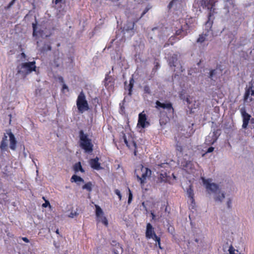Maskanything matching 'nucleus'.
<instances>
[{
    "label": "nucleus",
    "mask_w": 254,
    "mask_h": 254,
    "mask_svg": "<svg viewBox=\"0 0 254 254\" xmlns=\"http://www.w3.org/2000/svg\"><path fill=\"white\" fill-rule=\"evenodd\" d=\"M129 195H128V203H130L132 199V194L129 189H128Z\"/></svg>",
    "instance_id": "nucleus-33"
},
{
    "label": "nucleus",
    "mask_w": 254,
    "mask_h": 254,
    "mask_svg": "<svg viewBox=\"0 0 254 254\" xmlns=\"http://www.w3.org/2000/svg\"><path fill=\"white\" fill-rule=\"evenodd\" d=\"M151 215H152V219H154L155 215H154L153 212H151Z\"/></svg>",
    "instance_id": "nucleus-45"
},
{
    "label": "nucleus",
    "mask_w": 254,
    "mask_h": 254,
    "mask_svg": "<svg viewBox=\"0 0 254 254\" xmlns=\"http://www.w3.org/2000/svg\"><path fill=\"white\" fill-rule=\"evenodd\" d=\"M95 214L96 217V221L98 222H101L106 226H107L108 225V222L106 218V217L104 216V212L101 207L97 205H95Z\"/></svg>",
    "instance_id": "nucleus-8"
},
{
    "label": "nucleus",
    "mask_w": 254,
    "mask_h": 254,
    "mask_svg": "<svg viewBox=\"0 0 254 254\" xmlns=\"http://www.w3.org/2000/svg\"><path fill=\"white\" fill-rule=\"evenodd\" d=\"M156 108L158 109L160 108L166 109L169 113H173L174 112V109L172 105L169 102L161 103L157 101L156 102Z\"/></svg>",
    "instance_id": "nucleus-10"
},
{
    "label": "nucleus",
    "mask_w": 254,
    "mask_h": 254,
    "mask_svg": "<svg viewBox=\"0 0 254 254\" xmlns=\"http://www.w3.org/2000/svg\"><path fill=\"white\" fill-rule=\"evenodd\" d=\"M134 25V22H128L125 28L127 31L132 30L133 29Z\"/></svg>",
    "instance_id": "nucleus-25"
},
{
    "label": "nucleus",
    "mask_w": 254,
    "mask_h": 254,
    "mask_svg": "<svg viewBox=\"0 0 254 254\" xmlns=\"http://www.w3.org/2000/svg\"><path fill=\"white\" fill-rule=\"evenodd\" d=\"M124 139L125 143H126L127 146H128L129 148H131L132 147H136V143L133 140L130 141L129 140L128 141L125 135L124 136Z\"/></svg>",
    "instance_id": "nucleus-20"
},
{
    "label": "nucleus",
    "mask_w": 254,
    "mask_h": 254,
    "mask_svg": "<svg viewBox=\"0 0 254 254\" xmlns=\"http://www.w3.org/2000/svg\"><path fill=\"white\" fill-rule=\"evenodd\" d=\"M32 27L33 29V35L34 37H43L44 36L42 32L40 30H38V28L36 24L33 23Z\"/></svg>",
    "instance_id": "nucleus-17"
},
{
    "label": "nucleus",
    "mask_w": 254,
    "mask_h": 254,
    "mask_svg": "<svg viewBox=\"0 0 254 254\" xmlns=\"http://www.w3.org/2000/svg\"><path fill=\"white\" fill-rule=\"evenodd\" d=\"M24 156H25V157H26V153H24Z\"/></svg>",
    "instance_id": "nucleus-52"
},
{
    "label": "nucleus",
    "mask_w": 254,
    "mask_h": 254,
    "mask_svg": "<svg viewBox=\"0 0 254 254\" xmlns=\"http://www.w3.org/2000/svg\"><path fill=\"white\" fill-rule=\"evenodd\" d=\"M64 89H67V86L65 84H64L63 85V90Z\"/></svg>",
    "instance_id": "nucleus-40"
},
{
    "label": "nucleus",
    "mask_w": 254,
    "mask_h": 254,
    "mask_svg": "<svg viewBox=\"0 0 254 254\" xmlns=\"http://www.w3.org/2000/svg\"><path fill=\"white\" fill-rule=\"evenodd\" d=\"M92 183L90 182H88L87 184H85L83 187L82 189L87 190L89 191H91L92 190Z\"/></svg>",
    "instance_id": "nucleus-23"
},
{
    "label": "nucleus",
    "mask_w": 254,
    "mask_h": 254,
    "mask_svg": "<svg viewBox=\"0 0 254 254\" xmlns=\"http://www.w3.org/2000/svg\"><path fill=\"white\" fill-rule=\"evenodd\" d=\"M144 90L146 92H149V88L148 87H145L144 88Z\"/></svg>",
    "instance_id": "nucleus-44"
},
{
    "label": "nucleus",
    "mask_w": 254,
    "mask_h": 254,
    "mask_svg": "<svg viewBox=\"0 0 254 254\" xmlns=\"http://www.w3.org/2000/svg\"><path fill=\"white\" fill-rule=\"evenodd\" d=\"M76 105L78 111L81 113H83L89 109L88 102L83 92H80L77 97Z\"/></svg>",
    "instance_id": "nucleus-5"
},
{
    "label": "nucleus",
    "mask_w": 254,
    "mask_h": 254,
    "mask_svg": "<svg viewBox=\"0 0 254 254\" xmlns=\"http://www.w3.org/2000/svg\"><path fill=\"white\" fill-rule=\"evenodd\" d=\"M21 68L18 69V73H22L26 75L33 71H35L36 65L35 62L24 63L21 64Z\"/></svg>",
    "instance_id": "nucleus-6"
},
{
    "label": "nucleus",
    "mask_w": 254,
    "mask_h": 254,
    "mask_svg": "<svg viewBox=\"0 0 254 254\" xmlns=\"http://www.w3.org/2000/svg\"><path fill=\"white\" fill-rule=\"evenodd\" d=\"M218 70V69H214L210 71L209 72V77L211 78V79H213V76L217 72Z\"/></svg>",
    "instance_id": "nucleus-30"
},
{
    "label": "nucleus",
    "mask_w": 254,
    "mask_h": 254,
    "mask_svg": "<svg viewBox=\"0 0 254 254\" xmlns=\"http://www.w3.org/2000/svg\"><path fill=\"white\" fill-rule=\"evenodd\" d=\"M181 165L183 168L189 173L193 172L195 169V166L197 165L196 163H193L190 161H185L181 163Z\"/></svg>",
    "instance_id": "nucleus-13"
},
{
    "label": "nucleus",
    "mask_w": 254,
    "mask_h": 254,
    "mask_svg": "<svg viewBox=\"0 0 254 254\" xmlns=\"http://www.w3.org/2000/svg\"><path fill=\"white\" fill-rule=\"evenodd\" d=\"M169 63L171 66L177 67L179 68L180 64L178 63L176 57H172L169 60Z\"/></svg>",
    "instance_id": "nucleus-19"
},
{
    "label": "nucleus",
    "mask_w": 254,
    "mask_h": 254,
    "mask_svg": "<svg viewBox=\"0 0 254 254\" xmlns=\"http://www.w3.org/2000/svg\"><path fill=\"white\" fill-rule=\"evenodd\" d=\"M197 3L203 8H206L211 11L212 9H213L215 1L214 0H198Z\"/></svg>",
    "instance_id": "nucleus-11"
},
{
    "label": "nucleus",
    "mask_w": 254,
    "mask_h": 254,
    "mask_svg": "<svg viewBox=\"0 0 254 254\" xmlns=\"http://www.w3.org/2000/svg\"><path fill=\"white\" fill-rule=\"evenodd\" d=\"M176 150L178 151H179L180 152H181L182 151V147L181 145H179L178 144L176 146Z\"/></svg>",
    "instance_id": "nucleus-36"
},
{
    "label": "nucleus",
    "mask_w": 254,
    "mask_h": 254,
    "mask_svg": "<svg viewBox=\"0 0 254 254\" xmlns=\"http://www.w3.org/2000/svg\"><path fill=\"white\" fill-rule=\"evenodd\" d=\"M243 120L249 122L251 116L247 113L243 114Z\"/></svg>",
    "instance_id": "nucleus-28"
},
{
    "label": "nucleus",
    "mask_w": 254,
    "mask_h": 254,
    "mask_svg": "<svg viewBox=\"0 0 254 254\" xmlns=\"http://www.w3.org/2000/svg\"><path fill=\"white\" fill-rule=\"evenodd\" d=\"M14 1L12 0L10 3H9V5L11 6L12 5L13 3H14Z\"/></svg>",
    "instance_id": "nucleus-46"
},
{
    "label": "nucleus",
    "mask_w": 254,
    "mask_h": 254,
    "mask_svg": "<svg viewBox=\"0 0 254 254\" xmlns=\"http://www.w3.org/2000/svg\"><path fill=\"white\" fill-rule=\"evenodd\" d=\"M149 9V8H146L145 9V10L142 12V13L141 14V15L137 18V20H138V19L141 18L148 11Z\"/></svg>",
    "instance_id": "nucleus-34"
},
{
    "label": "nucleus",
    "mask_w": 254,
    "mask_h": 254,
    "mask_svg": "<svg viewBox=\"0 0 254 254\" xmlns=\"http://www.w3.org/2000/svg\"><path fill=\"white\" fill-rule=\"evenodd\" d=\"M134 83V80L133 78H131L129 81V84L128 85V90H129V94H130L131 89L133 87V85Z\"/></svg>",
    "instance_id": "nucleus-27"
},
{
    "label": "nucleus",
    "mask_w": 254,
    "mask_h": 254,
    "mask_svg": "<svg viewBox=\"0 0 254 254\" xmlns=\"http://www.w3.org/2000/svg\"><path fill=\"white\" fill-rule=\"evenodd\" d=\"M250 95L254 96V86H252L245 93L244 99L245 101H248Z\"/></svg>",
    "instance_id": "nucleus-18"
},
{
    "label": "nucleus",
    "mask_w": 254,
    "mask_h": 254,
    "mask_svg": "<svg viewBox=\"0 0 254 254\" xmlns=\"http://www.w3.org/2000/svg\"><path fill=\"white\" fill-rule=\"evenodd\" d=\"M229 251L230 254H240L238 250L234 249L232 247H230Z\"/></svg>",
    "instance_id": "nucleus-26"
},
{
    "label": "nucleus",
    "mask_w": 254,
    "mask_h": 254,
    "mask_svg": "<svg viewBox=\"0 0 254 254\" xmlns=\"http://www.w3.org/2000/svg\"><path fill=\"white\" fill-rule=\"evenodd\" d=\"M48 50H51V47H48Z\"/></svg>",
    "instance_id": "nucleus-49"
},
{
    "label": "nucleus",
    "mask_w": 254,
    "mask_h": 254,
    "mask_svg": "<svg viewBox=\"0 0 254 254\" xmlns=\"http://www.w3.org/2000/svg\"><path fill=\"white\" fill-rule=\"evenodd\" d=\"M71 182H75L77 184H79L80 183H83L84 182V180L80 177L74 175L71 178Z\"/></svg>",
    "instance_id": "nucleus-21"
},
{
    "label": "nucleus",
    "mask_w": 254,
    "mask_h": 254,
    "mask_svg": "<svg viewBox=\"0 0 254 254\" xmlns=\"http://www.w3.org/2000/svg\"><path fill=\"white\" fill-rule=\"evenodd\" d=\"M187 194L188 196L190 198L191 201H193V191L192 189H191V186H190L189 189L187 190Z\"/></svg>",
    "instance_id": "nucleus-24"
},
{
    "label": "nucleus",
    "mask_w": 254,
    "mask_h": 254,
    "mask_svg": "<svg viewBox=\"0 0 254 254\" xmlns=\"http://www.w3.org/2000/svg\"><path fill=\"white\" fill-rule=\"evenodd\" d=\"M62 0H54V2L55 4H58L59 2H60Z\"/></svg>",
    "instance_id": "nucleus-42"
},
{
    "label": "nucleus",
    "mask_w": 254,
    "mask_h": 254,
    "mask_svg": "<svg viewBox=\"0 0 254 254\" xmlns=\"http://www.w3.org/2000/svg\"><path fill=\"white\" fill-rule=\"evenodd\" d=\"M21 57H22L23 58H25V57H26V55L24 53H22L21 54Z\"/></svg>",
    "instance_id": "nucleus-43"
},
{
    "label": "nucleus",
    "mask_w": 254,
    "mask_h": 254,
    "mask_svg": "<svg viewBox=\"0 0 254 254\" xmlns=\"http://www.w3.org/2000/svg\"><path fill=\"white\" fill-rule=\"evenodd\" d=\"M146 116L143 112L139 114L138 120L137 127L142 128H145L149 125L148 122L146 121Z\"/></svg>",
    "instance_id": "nucleus-12"
},
{
    "label": "nucleus",
    "mask_w": 254,
    "mask_h": 254,
    "mask_svg": "<svg viewBox=\"0 0 254 254\" xmlns=\"http://www.w3.org/2000/svg\"><path fill=\"white\" fill-rule=\"evenodd\" d=\"M48 205H50V203L49 201H46L44 203L42 204V206L43 207H46Z\"/></svg>",
    "instance_id": "nucleus-38"
},
{
    "label": "nucleus",
    "mask_w": 254,
    "mask_h": 254,
    "mask_svg": "<svg viewBox=\"0 0 254 254\" xmlns=\"http://www.w3.org/2000/svg\"><path fill=\"white\" fill-rule=\"evenodd\" d=\"M172 176L173 177L174 179H176V177H175V176L174 175V174H172Z\"/></svg>",
    "instance_id": "nucleus-48"
},
{
    "label": "nucleus",
    "mask_w": 254,
    "mask_h": 254,
    "mask_svg": "<svg viewBox=\"0 0 254 254\" xmlns=\"http://www.w3.org/2000/svg\"><path fill=\"white\" fill-rule=\"evenodd\" d=\"M22 239L26 243H28L29 242V240L26 237H23Z\"/></svg>",
    "instance_id": "nucleus-39"
},
{
    "label": "nucleus",
    "mask_w": 254,
    "mask_h": 254,
    "mask_svg": "<svg viewBox=\"0 0 254 254\" xmlns=\"http://www.w3.org/2000/svg\"><path fill=\"white\" fill-rule=\"evenodd\" d=\"M187 24L184 25V27L181 26V28L176 31V35L177 36H180V37H184V36L186 35L188 33V32L186 27H187Z\"/></svg>",
    "instance_id": "nucleus-16"
},
{
    "label": "nucleus",
    "mask_w": 254,
    "mask_h": 254,
    "mask_svg": "<svg viewBox=\"0 0 254 254\" xmlns=\"http://www.w3.org/2000/svg\"><path fill=\"white\" fill-rule=\"evenodd\" d=\"M80 145L85 152H91L93 150V144L91 140L88 138L87 134L81 130L79 132Z\"/></svg>",
    "instance_id": "nucleus-4"
},
{
    "label": "nucleus",
    "mask_w": 254,
    "mask_h": 254,
    "mask_svg": "<svg viewBox=\"0 0 254 254\" xmlns=\"http://www.w3.org/2000/svg\"><path fill=\"white\" fill-rule=\"evenodd\" d=\"M9 142V147L12 150L16 148L17 141L11 130L8 129L4 133L0 145V149L1 151H5L7 150L8 143Z\"/></svg>",
    "instance_id": "nucleus-2"
},
{
    "label": "nucleus",
    "mask_w": 254,
    "mask_h": 254,
    "mask_svg": "<svg viewBox=\"0 0 254 254\" xmlns=\"http://www.w3.org/2000/svg\"><path fill=\"white\" fill-rule=\"evenodd\" d=\"M56 233H57V234H59V230H58V229H57V230H56Z\"/></svg>",
    "instance_id": "nucleus-47"
},
{
    "label": "nucleus",
    "mask_w": 254,
    "mask_h": 254,
    "mask_svg": "<svg viewBox=\"0 0 254 254\" xmlns=\"http://www.w3.org/2000/svg\"><path fill=\"white\" fill-rule=\"evenodd\" d=\"M151 171L147 168L144 167L142 165H139L135 169V173L140 185L143 186L146 178L151 175Z\"/></svg>",
    "instance_id": "nucleus-3"
},
{
    "label": "nucleus",
    "mask_w": 254,
    "mask_h": 254,
    "mask_svg": "<svg viewBox=\"0 0 254 254\" xmlns=\"http://www.w3.org/2000/svg\"><path fill=\"white\" fill-rule=\"evenodd\" d=\"M74 170L76 172L80 171L82 173H83L84 172V170L82 168L80 162H78L74 165Z\"/></svg>",
    "instance_id": "nucleus-22"
},
{
    "label": "nucleus",
    "mask_w": 254,
    "mask_h": 254,
    "mask_svg": "<svg viewBox=\"0 0 254 254\" xmlns=\"http://www.w3.org/2000/svg\"><path fill=\"white\" fill-rule=\"evenodd\" d=\"M115 193L118 196L119 199L121 200L122 199V195L120 191L116 189L115 190Z\"/></svg>",
    "instance_id": "nucleus-32"
},
{
    "label": "nucleus",
    "mask_w": 254,
    "mask_h": 254,
    "mask_svg": "<svg viewBox=\"0 0 254 254\" xmlns=\"http://www.w3.org/2000/svg\"><path fill=\"white\" fill-rule=\"evenodd\" d=\"M179 0H172L171 2L169 4L168 7L169 8L172 7L174 5H177V2Z\"/></svg>",
    "instance_id": "nucleus-31"
},
{
    "label": "nucleus",
    "mask_w": 254,
    "mask_h": 254,
    "mask_svg": "<svg viewBox=\"0 0 254 254\" xmlns=\"http://www.w3.org/2000/svg\"><path fill=\"white\" fill-rule=\"evenodd\" d=\"M249 122L248 121H244L243 120V125H242V127L243 128H245L247 127L248 126V125L249 124Z\"/></svg>",
    "instance_id": "nucleus-35"
},
{
    "label": "nucleus",
    "mask_w": 254,
    "mask_h": 254,
    "mask_svg": "<svg viewBox=\"0 0 254 254\" xmlns=\"http://www.w3.org/2000/svg\"><path fill=\"white\" fill-rule=\"evenodd\" d=\"M220 133L218 130L210 132L206 138V143L208 145L213 144L216 141Z\"/></svg>",
    "instance_id": "nucleus-9"
},
{
    "label": "nucleus",
    "mask_w": 254,
    "mask_h": 254,
    "mask_svg": "<svg viewBox=\"0 0 254 254\" xmlns=\"http://www.w3.org/2000/svg\"><path fill=\"white\" fill-rule=\"evenodd\" d=\"M146 237L148 239H152L153 240H154L155 242L158 243V246L160 249L161 246H160V238L158 237L154 231V228H153L152 226L150 223H148L146 226Z\"/></svg>",
    "instance_id": "nucleus-7"
},
{
    "label": "nucleus",
    "mask_w": 254,
    "mask_h": 254,
    "mask_svg": "<svg viewBox=\"0 0 254 254\" xmlns=\"http://www.w3.org/2000/svg\"><path fill=\"white\" fill-rule=\"evenodd\" d=\"M231 200H229L228 201H227V205H228V206L229 207H230L231 206Z\"/></svg>",
    "instance_id": "nucleus-41"
},
{
    "label": "nucleus",
    "mask_w": 254,
    "mask_h": 254,
    "mask_svg": "<svg viewBox=\"0 0 254 254\" xmlns=\"http://www.w3.org/2000/svg\"><path fill=\"white\" fill-rule=\"evenodd\" d=\"M202 183L207 190L214 193V198L216 201L221 202L225 198L224 193L221 191L220 186L212 182L210 179H205L202 177Z\"/></svg>",
    "instance_id": "nucleus-1"
},
{
    "label": "nucleus",
    "mask_w": 254,
    "mask_h": 254,
    "mask_svg": "<svg viewBox=\"0 0 254 254\" xmlns=\"http://www.w3.org/2000/svg\"><path fill=\"white\" fill-rule=\"evenodd\" d=\"M13 1H15V0H13Z\"/></svg>",
    "instance_id": "nucleus-53"
},
{
    "label": "nucleus",
    "mask_w": 254,
    "mask_h": 254,
    "mask_svg": "<svg viewBox=\"0 0 254 254\" xmlns=\"http://www.w3.org/2000/svg\"><path fill=\"white\" fill-rule=\"evenodd\" d=\"M90 165L94 169L99 170L101 169L100 164L99 163V159L97 157L91 159L90 160Z\"/></svg>",
    "instance_id": "nucleus-14"
},
{
    "label": "nucleus",
    "mask_w": 254,
    "mask_h": 254,
    "mask_svg": "<svg viewBox=\"0 0 254 254\" xmlns=\"http://www.w3.org/2000/svg\"><path fill=\"white\" fill-rule=\"evenodd\" d=\"M206 24H209V25H210V23H209V22H207V23H206Z\"/></svg>",
    "instance_id": "nucleus-51"
},
{
    "label": "nucleus",
    "mask_w": 254,
    "mask_h": 254,
    "mask_svg": "<svg viewBox=\"0 0 254 254\" xmlns=\"http://www.w3.org/2000/svg\"><path fill=\"white\" fill-rule=\"evenodd\" d=\"M78 213L77 212V211H72L68 215V216L70 218H74L76 216H77L78 215Z\"/></svg>",
    "instance_id": "nucleus-29"
},
{
    "label": "nucleus",
    "mask_w": 254,
    "mask_h": 254,
    "mask_svg": "<svg viewBox=\"0 0 254 254\" xmlns=\"http://www.w3.org/2000/svg\"><path fill=\"white\" fill-rule=\"evenodd\" d=\"M212 34L211 31L210 30L208 31L206 33H203L200 35L198 38L197 42L198 43H202L204 42L205 40H208V37L209 36H211Z\"/></svg>",
    "instance_id": "nucleus-15"
},
{
    "label": "nucleus",
    "mask_w": 254,
    "mask_h": 254,
    "mask_svg": "<svg viewBox=\"0 0 254 254\" xmlns=\"http://www.w3.org/2000/svg\"><path fill=\"white\" fill-rule=\"evenodd\" d=\"M7 235L8 236H10L9 233H7Z\"/></svg>",
    "instance_id": "nucleus-50"
},
{
    "label": "nucleus",
    "mask_w": 254,
    "mask_h": 254,
    "mask_svg": "<svg viewBox=\"0 0 254 254\" xmlns=\"http://www.w3.org/2000/svg\"><path fill=\"white\" fill-rule=\"evenodd\" d=\"M214 147H210L208 148L206 152L207 153L212 152L214 150Z\"/></svg>",
    "instance_id": "nucleus-37"
}]
</instances>
